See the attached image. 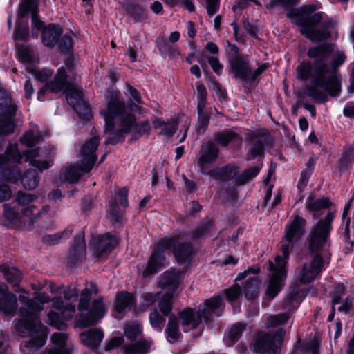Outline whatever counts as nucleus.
Masks as SVG:
<instances>
[{
  "instance_id": "f257e3e1",
  "label": "nucleus",
  "mask_w": 354,
  "mask_h": 354,
  "mask_svg": "<svg viewBox=\"0 0 354 354\" xmlns=\"http://www.w3.org/2000/svg\"><path fill=\"white\" fill-rule=\"evenodd\" d=\"M333 50L331 44L310 48L307 55L314 59L313 63L304 62L297 67L298 79L306 81L311 78V84L306 86L305 94L317 103L325 102L328 98L327 93L336 96L340 91V83L336 72L344 62L346 55L339 52L330 61Z\"/></svg>"
},
{
  "instance_id": "f03ea898",
  "label": "nucleus",
  "mask_w": 354,
  "mask_h": 354,
  "mask_svg": "<svg viewBox=\"0 0 354 354\" xmlns=\"http://www.w3.org/2000/svg\"><path fill=\"white\" fill-rule=\"evenodd\" d=\"M334 218L335 214L328 212L325 218L319 220L309 232L306 243L313 254L312 258L296 271L297 279L302 284H308L314 281L322 272L324 263H329L331 254L328 250L323 248L332 230Z\"/></svg>"
},
{
  "instance_id": "7ed1b4c3",
  "label": "nucleus",
  "mask_w": 354,
  "mask_h": 354,
  "mask_svg": "<svg viewBox=\"0 0 354 354\" xmlns=\"http://www.w3.org/2000/svg\"><path fill=\"white\" fill-rule=\"evenodd\" d=\"M222 305L220 296L206 299L203 305L198 308H186L178 313V317L174 315L169 316L165 332L168 340L172 343L181 337L179 328V319L183 328L191 326V329L196 328L202 322V318L207 323L210 320L211 315Z\"/></svg>"
},
{
  "instance_id": "20e7f679",
  "label": "nucleus",
  "mask_w": 354,
  "mask_h": 354,
  "mask_svg": "<svg viewBox=\"0 0 354 354\" xmlns=\"http://www.w3.org/2000/svg\"><path fill=\"white\" fill-rule=\"evenodd\" d=\"M313 5L302 6L287 13L288 18L297 17L296 24L300 27L301 34L312 42H320L330 37L329 28L334 22L329 19L323 21V13H314Z\"/></svg>"
},
{
  "instance_id": "39448f33",
  "label": "nucleus",
  "mask_w": 354,
  "mask_h": 354,
  "mask_svg": "<svg viewBox=\"0 0 354 354\" xmlns=\"http://www.w3.org/2000/svg\"><path fill=\"white\" fill-rule=\"evenodd\" d=\"M186 234H178L172 237H165L160 239L157 248L153 252L143 271L144 277L156 274L162 267L165 257L162 250H171L176 260L180 263H186L193 257V248L191 243L185 242Z\"/></svg>"
},
{
  "instance_id": "423d86ee",
  "label": "nucleus",
  "mask_w": 354,
  "mask_h": 354,
  "mask_svg": "<svg viewBox=\"0 0 354 354\" xmlns=\"http://www.w3.org/2000/svg\"><path fill=\"white\" fill-rule=\"evenodd\" d=\"M99 288L97 285L93 281L84 282V288L80 293L77 310L80 312H87L84 316H82L79 319V325L82 328H86L95 325L106 314V309L103 302L102 297L94 299L92 302L91 297L93 295H97Z\"/></svg>"
},
{
  "instance_id": "0eeeda50",
  "label": "nucleus",
  "mask_w": 354,
  "mask_h": 354,
  "mask_svg": "<svg viewBox=\"0 0 354 354\" xmlns=\"http://www.w3.org/2000/svg\"><path fill=\"white\" fill-rule=\"evenodd\" d=\"M19 300L23 305L19 308L21 319L15 324L16 331L19 336L26 337L35 335L38 333L39 328H47L39 320V313L43 309L41 305L24 295H20Z\"/></svg>"
},
{
  "instance_id": "6e6552de",
  "label": "nucleus",
  "mask_w": 354,
  "mask_h": 354,
  "mask_svg": "<svg viewBox=\"0 0 354 354\" xmlns=\"http://www.w3.org/2000/svg\"><path fill=\"white\" fill-rule=\"evenodd\" d=\"M21 160L22 155L17 145H8L4 153L0 154V179L10 183H17L21 178L19 165Z\"/></svg>"
},
{
  "instance_id": "1a4fd4ad",
  "label": "nucleus",
  "mask_w": 354,
  "mask_h": 354,
  "mask_svg": "<svg viewBox=\"0 0 354 354\" xmlns=\"http://www.w3.org/2000/svg\"><path fill=\"white\" fill-rule=\"evenodd\" d=\"M306 224V219L299 215H295L291 222L286 225L284 237L281 241L282 259H286L287 261L290 252L305 234Z\"/></svg>"
},
{
  "instance_id": "9d476101",
  "label": "nucleus",
  "mask_w": 354,
  "mask_h": 354,
  "mask_svg": "<svg viewBox=\"0 0 354 354\" xmlns=\"http://www.w3.org/2000/svg\"><path fill=\"white\" fill-rule=\"evenodd\" d=\"M286 330L278 329L275 333H257L254 337L253 351L256 353L279 354Z\"/></svg>"
},
{
  "instance_id": "9b49d317",
  "label": "nucleus",
  "mask_w": 354,
  "mask_h": 354,
  "mask_svg": "<svg viewBox=\"0 0 354 354\" xmlns=\"http://www.w3.org/2000/svg\"><path fill=\"white\" fill-rule=\"evenodd\" d=\"M17 109L8 92L0 88V136H8L14 131Z\"/></svg>"
},
{
  "instance_id": "f8f14e48",
  "label": "nucleus",
  "mask_w": 354,
  "mask_h": 354,
  "mask_svg": "<svg viewBox=\"0 0 354 354\" xmlns=\"http://www.w3.org/2000/svg\"><path fill=\"white\" fill-rule=\"evenodd\" d=\"M107 100V110L102 111L105 120L104 133L111 132L113 129V119L118 116L122 118L126 115H122L126 109L125 102L121 97V94L118 91H108L106 95Z\"/></svg>"
},
{
  "instance_id": "ddd939ff",
  "label": "nucleus",
  "mask_w": 354,
  "mask_h": 354,
  "mask_svg": "<svg viewBox=\"0 0 354 354\" xmlns=\"http://www.w3.org/2000/svg\"><path fill=\"white\" fill-rule=\"evenodd\" d=\"M274 260L275 265L271 261L268 262L269 268L272 274L269 280L266 295L270 299H274L281 290L286 275V266L287 261H286V259H282V257L278 255Z\"/></svg>"
},
{
  "instance_id": "4468645a",
  "label": "nucleus",
  "mask_w": 354,
  "mask_h": 354,
  "mask_svg": "<svg viewBox=\"0 0 354 354\" xmlns=\"http://www.w3.org/2000/svg\"><path fill=\"white\" fill-rule=\"evenodd\" d=\"M99 144V137L93 136L86 141L80 149L81 159L79 161L83 165L82 169L85 172H89L91 170L97 160L96 150Z\"/></svg>"
},
{
  "instance_id": "2eb2a0df",
  "label": "nucleus",
  "mask_w": 354,
  "mask_h": 354,
  "mask_svg": "<svg viewBox=\"0 0 354 354\" xmlns=\"http://www.w3.org/2000/svg\"><path fill=\"white\" fill-rule=\"evenodd\" d=\"M230 65L234 78L245 82H252V68L247 57L235 56L230 59Z\"/></svg>"
},
{
  "instance_id": "dca6fc26",
  "label": "nucleus",
  "mask_w": 354,
  "mask_h": 354,
  "mask_svg": "<svg viewBox=\"0 0 354 354\" xmlns=\"http://www.w3.org/2000/svg\"><path fill=\"white\" fill-rule=\"evenodd\" d=\"M86 255V246L84 240V232L76 236L68 250L67 262L70 266H75L82 263Z\"/></svg>"
},
{
  "instance_id": "f3484780",
  "label": "nucleus",
  "mask_w": 354,
  "mask_h": 354,
  "mask_svg": "<svg viewBox=\"0 0 354 354\" xmlns=\"http://www.w3.org/2000/svg\"><path fill=\"white\" fill-rule=\"evenodd\" d=\"M219 155V149L213 141L203 143L199 151L198 165L201 167V172L206 174L205 167L208 165L214 163Z\"/></svg>"
},
{
  "instance_id": "a211bd4d",
  "label": "nucleus",
  "mask_w": 354,
  "mask_h": 354,
  "mask_svg": "<svg viewBox=\"0 0 354 354\" xmlns=\"http://www.w3.org/2000/svg\"><path fill=\"white\" fill-rule=\"evenodd\" d=\"M136 124V118L133 115L128 113L122 118L121 129L116 132H113L114 128L111 132L106 133L110 134L105 141L106 145H115L117 143L124 140V133H129Z\"/></svg>"
},
{
  "instance_id": "6ab92c4d",
  "label": "nucleus",
  "mask_w": 354,
  "mask_h": 354,
  "mask_svg": "<svg viewBox=\"0 0 354 354\" xmlns=\"http://www.w3.org/2000/svg\"><path fill=\"white\" fill-rule=\"evenodd\" d=\"M48 336L47 328H39L38 333L30 335V339L21 345V351L24 354H32L44 346Z\"/></svg>"
},
{
  "instance_id": "aec40b11",
  "label": "nucleus",
  "mask_w": 354,
  "mask_h": 354,
  "mask_svg": "<svg viewBox=\"0 0 354 354\" xmlns=\"http://www.w3.org/2000/svg\"><path fill=\"white\" fill-rule=\"evenodd\" d=\"M49 205L44 206L41 209L37 210L35 205H29L23 209L19 219L27 229H31L39 218L46 216L50 212Z\"/></svg>"
},
{
  "instance_id": "412c9836",
  "label": "nucleus",
  "mask_w": 354,
  "mask_h": 354,
  "mask_svg": "<svg viewBox=\"0 0 354 354\" xmlns=\"http://www.w3.org/2000/svg\"><path fill=\"white\" fill-rule=\"evenodd\" d=\"M117 244V239L109 233H106L102 236L94 239L91 245L97 257H103L110 253Z\"/></svg>"
},
{
  "instance_id": "4be33fe9",
  "label": "nucleus",
  "mask_w": 354,
  "mask_h": 354,
  "mask_svg": "<svg viewBox=\"0 0 354 354\" xmlns=\"http://www.w3.org/2000/svg\"><path fill=\"white\" fill-rule=\"evenodd\" d=\"M67 75L65 69L62 67L58 69L53 81L47 82L38 92L37 98L39 100H43V97L47 91L51 93H58L64 89L66 84Z\"/></svg>"
},
{
  "instance_id": "5701e85b",
  "label": "nucleus",
  "mask_w": 354,
  "mask_h": 354,
  "mask_svg": "<svg viewBox=\"0 0 354 354\" xmlns=\"http://www.w3.org/2000/svg\"><path fill=\"white\" fill-rule=\"evenodd\" d=\"M239 174V167L236 165L228 164L224 167H216L208 171L205 175H208L216 180L229 181L234 180Z\"/></svg>"
},
{
  "instance_id": "b1692460",
  "label": "nucleus",
  "mask_w": 354,
  "mask_h": 354,
  "mask_svg": "<svg viewBox=\"0 0 354 354\" xmlns=\"http://www.w3.org/2000/svg\"><path fill=\"white\" fill-rule=\"evenodd\" d=\"M332 205L329 198L327 197H322L321 198H316L314 194L310 193L306 201V209L313 213L314 219H317L319 214L317 212L326 209Z\"/></svg>"
},
{
  "instance_id": "393cba45",
  "label": "nucleus",
  "mask_w": 354,
  "mask_h": 354,
  "mask_svg": "<svg viewBox=\"0 0 354 354\" xmlns=\"http://www.w3.org/2000/svg\"><path fill=\"white\" fill-rule=\"evenodd\" d=\"M83 165L80 162H77L75 165H70L62 168L59 174V179L63 182H68L69 183H77L84 173H86L82 169Z\"/></svg>"
},
{
  "instance_id": "a878e982",
  "label": "nucleus",
  "mask_w": 354,
  "mask_h": 354,
  "mask_svg": "<svg viewBox=\"0 0 354 354\" xmlns=\"http://www.w3.org/2000/svg\"><path fill=\"white\" fill-rule=\"evenodd\" d=\"M62 29L55 24H50L42 31L41 39L44 44L48 47H54L62 34Z\"/></svg>"
},
{
  "instance_id": "bb28decb",
  "label": "nucleus",
  "mask_w": 354,
  "mask_h": 354,
  "mask_svg": "<svg viewBox=\"0 0 354 354\" xmlns=\"http://www.w3.org/2000/svg\"><path fill=\"white\" fill-rule=\"evenodd\" d=\"M103 332L98 328H91L80 334L82 343L92 349L97 348L103 339Z\"/></svg>"
},
{
  "instance_id": "cd10ccee",
  "label": "nucleus",
  "mask_w": 354,
  "mask_h": 354,
  "mask_svg": "<svg viewBox=\"0 0 354 354\" xmlns=\"http://www.w3.org/2000/svg\"><path fill=\"white\" fill-rule=\"evenodd\" d=\"M0 272L3 274L6 280L12 285L13 290L19 292V283L22 279L20 271L14 267L9 268L6 265H1Z\"/></svg>"
},
{
  "instance_id": "c85d7f7f",
  "label": "nucleus",
  "mask_w": 354,
  "mask_h": 354,
  "mask_svg": "<svg viewBox=\"0 0 354 354\" xmlns=\"http://www.w3.org/2000/svg\"><path fill=\"white\" fill-rule=\"evenodd\" d=\"M241 142V137L236 132L231 130H225L215 132L214 134V142L222 147H227L231 142Z\"/></svg>"
},
{
  "instance_id": "c756f323",
  "label": "nucleus",
  "mask_w": 354,
  "mask_h": 354,
  "mask_svg": "<svg viewBox=\"0 0 354 354\" xmlns=\"http://www.w3.org/2000/svg\"><path fill=\"white\" fill-rule=\"evenodd\" d=\"M136 306V299L131 293L120 292L116 295L115 309L117 313H122L127 308L131 309Z\"/></svg>"
},
{
  "instance_id": "7c9ffc66",
  "label": "nucleus",
  "mask_w": 354,
  "mask_h": 354,
  "mask_svg": "<svg viewBox=\"0 0 354 354\" xmlns=\"http://www.w3.org/2000/svg\"><path fill=\"white\" fill-rule=\"evenodd\" d=\"M179 272L175 270L166 271L160 277L158 281V286L162 288H170L174 292L178 285Z\"/></svg>"
},
{
  "instance_id": "2f4dec72",
  "label": "nucleus",
  "mask_w": 354,
  "mask_h": 354,
  "mask_svg": "<svg viewBox=\"0 0 354 354\" xmlns=\"http://www.w3.org/2000/svg\"><path fill=\"white\" fill-rule=\"evenodd\" d=\"M68 103L73 107L83 100L84 94L82 90L77 88V85L73 83L67 82L64 86Z\"/></svg>"
},
{
  "instance_id": "473e14b6",
  "label": "nucleus",
  "mask_w": 354,
  "mask_h": 354,
  "mask_svg": "<svg viewBox=\"0 0 354 354\" xmlns=\"http://www.w3.org/2000/svg\"><path fill=\"white\" fill-rule=\"evenodd\" d=\"M68 336L64 333H53L50 337L52 342L57 346V348H52L48 351V354H69L66 349V344Z\"/></svg>"
},
{
  "instance_id": "72a5a7b5",
  "label": "nucleus",
  "mask_w": 354,
  "mask_h": 354,
  "mask_svg": "<svg viewBox=\"0 0 354 354\" xmlns=\"http://www.w3.org/2000/svg\"><path fill=\"white\" fill-rule=\"evenodd\" d=\"M20 179L23 187L27 190L35 189L39 183L38 172L32 169H27L23 176L21 175Z\"/></svg>"
},
{
  "instance_id": "f704fd0d",
  "label": "nucleus",
  "mask_w": 354,
  "mask_h": 354,
  "mask_svg": "<svg viewBox=\"0 0 354 354\" xmlns=\"http://www.w3.org/2000/svg\"><path fill=\"white\" fill-rule=\"evenodd\" d=\"M150 346V342L140 339L133 344L125 345L124 349L125 354H145L149 351Z\"/></svg>"
},
{
  "instance_id": "c9c22d12",
  "label": "nucleus",
  "mask_w": 354,
  "mask_h": 354,
  "mask_svg": "<svg viewBox=\"0 0 354 354\" xmlns=\"http://www.w3.org/2000/svg\"><path fill=\"white\" fill-rule=\"evenodd\" d=\"M16 305L17 297L12 293L0 299V310L6 314L13 315L16 311Z\"/></svg>"
},
{
  "instance_id": "e433bc0d",
  "label": "nucleus",
  "mask_w": 354,
  "mask_h": 354,
  "mask_svg": "<svg viewBox=\"0 0 354 354\" xmlns=\"http://www.w3.org/2000/svg\"><path fill=\"white\" fill-rule=\"evenodd\" d=\"M214 227V223L212 219L206 218L201 225L192 232V239H198L207 236Z\"/></svg>"
},
{
  "instance_id": "4c0bfd02",
  "label": "nucleus",
  "mask_w": 354,
  "mask_h": 354,
  "mask_svg": "<svg viewBox=\"0 0 354 354\" xmlns=\"http://www.w3.org/2000/svg\"><path fill=\"white\" fill-rule=\"evenodd\" d=\"M73 229L68 227L61 232L44 236L42 241L49 245H53L60 242L62 239H68L73 233Z\"/></svg>"
},
{
  "instance_id": "58836bf2",
  "label": "nucleus",
  "mask_w": 354,
  "mask_h": 354,
  "mask_svg": "<svg viewBox=\"0 0 354 354\" xmlns=\"http://www.w3.org/2000/svg\"><path fill=\"white\" fill-rule=\"evenodd\" d=\"M173 297L174 292L172 291H168L162 296L158 302V307L165 316H169L171 313L173 308Z\"/></svg>"
},
{
  "instance_id": "ea45409f",
  "label": "nucleus",
  "mask_w": 354,
  "mask_h": 354,
  "mask_svg": "<svg viewBox=\"0 0 354 354\" xmlns=\"http://www.w3.org/2000/svg\"><path fill=\"white\" fill-rule=\"evenodd\" d=\"M259 281L257 277L250 278L243 287V293L248 299H252L258 295Z\"/></svg>"
},
{
  "instance_id": "a19ab883",
  "label": "nucleus",
  "mask_w": 354,
  "mask_h": 354,
  "mask_svg": "<svg viewBox=\"0 0 354 354\" xmlns=\"http://www.w3.org/2000/svg\"><path fill=\"white\" fill-rule=\"evenodd\" d=\"M260 171V168L257 166L250 167L244 170L242 174H238L236 178V185H243L254 178Z\"/></svg>"
},
{
  "instance_id": "79ce46f5",
  "label": "nucleus",
  "mask_w": 354,
  "mask_h": 354,
  "mask_svg": "<svg viewBox=\"0 0 354 354\" xmlns=\"http://www.w3.org/2000/svg\"><path fill=\"white\" fill-rule=\"evenodd\" d=\"M43 139V136L41 132L38 131H30L24 133L20 138L22 144L27 147H32L39 143Z\"/></svg>"
},
{
  "instance_id": "37998d69",
  "label": "nucleus",
  "mask_w": 354,
  "mask_h": 354,
  "mask_svg": "<svg viewBox=\"0 0 354 354\" xmlns=\"http://www.w3.org/2000/svg\"><path fill=\"white\" fill-rule=\"evenodd\" d=\"M250 140H254L253 147L250 150L252 158L263 156L265 150V139L259 138L258 136L254 133L250 136Z\"/></svg>"
},
{
  "instance_id": "c03bdc74",
  "label": "nucleus",
  "mask_w": 354,
  "mask_h": 354,
  "mask_svg": "<svg viewBox=\"0 0 354 354\" xmlns=\"http://www.w3.org/2000/svg\"><path fill=\"white\" fill-rule=\"evenodd\" d=\"M354 160V147H347L345 148L341 158L339 159V169L345 170Z\"/></svg>"
},
{
  "instance_id": "a18cd8bd",
  "label": "nucleus",
  "mask_w": 354,
  "mask_h": 354,
  "mask_svg": "<svg viewBox=\"0 0 354 354\" xmlns=\"http://www.w3.org/2000/svg\"><path fill=\"white\" fill-rule=\"evenodd\" d=\"M290 314L288 312H284L277 315H271L267 321L268 327H276L284 324L290 319Z\"/></svg>"
},
{
  "instance_id": "49530a36",
  "label": "nucleus",
  "mask_w": 354,
  "mask_h": 354,
  "mask_svg": "<svg viewBox=\"0 0 354 354\" xmlns=\"http://www.w3.org/2000/svg\"><path fill=\"white\" fill-rule=\"evenodd\" d=\"M149 319L150 324L153 328L158 331H162L165 319L156 308H154L150 313Z\"/></svg>"
},
{
  "instance_id": "de8ad7c7",
  "label": "nucleus",
  "mask_w": 354,
  "mask_h": 354,
  "mask_svg": "<svg viewBox=\"0 0 354 354\" xmlns=\"http://www.w3.org/2000/svg\"><path fill=\"white\" fill-rule=\"evenodd\" d=\"M37 4L35 0H22L19 4L18 10V17L19 18L24 17L30 11L36 12Z\"/></svg>"
},
{
  "instance_id": "09e8293b",
  "label": "nucleus",
  "mask_w": 354,
  "mask_h": 354,
  "mask_svg": "<svg viewBox=\"0 0 354 354\" xmlns=\"http://www.w3.org/2000/svg\"><path fill=\"white\" fill-rule=\"evenodd\" d=\"M73 108L78 114L80 118L88 120L91 116V109L87 103L84 100V99L79 102L78 104L73 106Z\"/></svg>"
},
{
  "instance_id": "8fccbe9b",
  "label": "nucleus",
  "mask_w": 354,
  "mask_h": 354,
  "mask_svg": "<svg viewBox=\"0 0 354 354\" xmlns=\"http://www.w3.org/2000/svg\"><path fill=\"white\" fill-rule=\"evenodd\" d=\"M198 110V124L196 130L198 133L205 132L208 127L209 122V116L204 112V109Z\"/></svg>"
},
{
  "instance_id": "3c124183",
  "label": "nucleus",
  "mask_w": 354,
  "mask_h": 354,
  "mask_svg": "<svg viewBox=\"0 0 354 354\" xmlns=\"http://www.w3.org/2000/svg\"><path fill=\"white\" fill-rule=\"evenodd\" d=\"M161 292L156 293L145 292L141 295L143 303L141 304L140 308L142 310H145L148 307L152 306L160 297Z\"/></svg>"
},
{
  "instance_id": "603ef678",
  "label": "nucleus",
  "mask_w": 354,
  "mask_h": 354,
  "mask_svg": "<svg viewBox=\"0 0 354 354\" xmlns=\"http://www.w3.org/2000/svg\"><path fill=\"white\" fill-rule=\"evenodd\" d=\"M196 91L198 97L197 109H205L207 103V95L206 88L203 84H199L196 86Z\"/></svg>"
},
{
  "instance_id": "864d4df0",
  "label": "nucleus",
  "mask_w": 354,
  "mask_h": 354,
  "mask_svg": "<svg viewBox=\"0 0 354 354\" xmlns=\"http://www.w3.org/2000/svg\"><path fill=\"white\" fill-rule=\"evenodd\" d=\"M124 331L127 338L133 341L141 333V328L138 324H127L124 326Z\"/></svg>"
},
{
  "instance_id": "5fc2aeb1",
  "label": "nucleus",
  "mask_w": 354,
  "mask_h": 354,
  "mask_svg": "<svg viewBox=\"0 0 354 354\" xmlns=\"http://www.w3.org/2000/svg\"><path fill=\"white\" fill-rule=\"evenodd\" d=\"M299 3V0H272L266 7L268 9H273L277 6H281L286 9L292 8Z\"/></svg>"
},
{
  "instance_id": "6e6d98bb",
  "label": "nucleus",
  "mask_w": 354,
  "mask_h": 354,
  "mask_svg": "<svg viewBox=\"0 0 354 354\" xmlns=\"http://www.w3.org/2000/svg\"><path fill=\"white\" fill-rule=\"evenodd\" d=\"M58 49L62 53H69L73 48V40L71 36L64 35L58 40Z\"/></svg>"
},
{
  "instance_id": "4d7b16f0",
  "label": "nucleus",
  "mask_w": 354,
  "mask_h": 354,
  "mask_svg": "<svg viewBox=\"0 0 354 354\" xmlns=\"http://www.w3.org/2000/svg\"><path fill=\"white\" fill-rule=\"evenodd\" d=\"M245 325L244 324H242V323H237V324H234L230 331H229V334H228V337L232 341V342H236L237 341L239 337H241L242 333L243 332V330H245Z\"/></svg>"
},
{
  "instance_id": "13d9d810",
  "label": "nucleus",
  "mask_w": 354,
  "mask_h": 354,
  "mask_svg": "<svg viewBox=\"0 0 354 354\" xmlns=\"http://www.w3.org/2000/svg\"><path fill=\"white\" fill-rule=\"evenodd\" d=\"M78 285L75 283L69 285L63 292L64 297L66 300H77L79 295Z\"/></svg>"
},
{
  "instance_id": "bf43d9fd",
  "label": "nucleus",
  "mask_w": 354,
  "mask_h": 354,
  "mask_svg": "<svg viewBox=\"0 0 354 354\" xmlns=\"http://www.w3.org/2000/svg\"><path fill=\"white\" fill-rule=\"evenodd\" d=\"M150 131V124L149 121L142 122L139 125L136 126V131L134 132L131 141L136 140L141 137L142 135L148 134Z\"/></svg>"
},
{
  "instance_id": "052dcab7",
  "label": "nucleus",
  "mask_w": 354,
  "mask_h": 354,
  "mask_svg": "<svg viewBox=\"0 0 354 354\" xmlns=\"http://www.w3.org/2000/svg\"><path fill=\"white\" fill-rule=\"evenodd\" d=\"M37 198L35 194L26 193L24 192H18L16 196V201L21 205H26L32 202Z\"/></svg>"
},
{
  "instance_id": "680f3d73",
  "label": "nucleus",
  "mask_w": 354,
  "mask_h": 354,
  "mask_svg": "<svg viewBox=\"0 0 354 354\" xmlns=\"http://www.w3.org/2000/svg\"><path fill=\"white\" fill-rule=\"evenodd\" d=\"M178 128V122L176 121H171L165 122L160 135L172 137L176 133Z\"/></svg>"
},
{
  "instance_id": "e2e57ef3",
  "label": "nucleus",
  "mask_w": 354,
  "mask_h": 354,
  "mask_svg": "<svg viewBox=\"0 0 354 354\" xmlns=\"http://www.w3.org/2000/svg\"><path fill=\"white\" fill-rule=\"evenodd\" d=\"M28 30L25 25L17 22L15 27V39L26 41L28 38Z\"/></svg>"
},
{
  "instance_id": "0e129e2a",
  "label": "nucleus",
  "mask_w": 354,
  "mask_h": 354,
  "mask_svg": "<svg viewBox=\"0 0 354 354\" xmlns=\"http://www.w3.org/2000/svg\"><path fill=\"white\" fill-rule=\"evenodd\" d=\"M287 296L291 297V300L298 306L303 299L304 293L298 287L294 286L290 288Z\"/></svg>"
},
{
  "instance_id": "69168bd1",
  "label": "nucleus",
  "mask_w": 354,
  "mask_h": 354,
  "mask_svg": "<svg viewBox=\"0 0 354 354\" xmlns=\"http://www.w3.org/2000/svg\"><path fill=\"white\" fill-rule=\"evenodd\" d=\"M32 50L27 46H21L18 48V54L21 62L30 63L32 61Z\"/></svg>"
},
{
  "instance_id": "338daca9",
  "label": "nucleus",
  "mask_w": 354,
  "mask_h": 354,
  "mask_svg": "<svg viewBox=\"0 0 354 354\" xmlns=\"http://www.w3.org/2000/svg\"><path fill=\"white\" fill-rule=\"evenodd\" d=\"M225 293L230 301H234L240 296L241 293V289L239 285L235 284L230 288L225 289Z\"/></svg>"
},
{
  "instance_id": "774afa93",
  "label": "nucleus",
  "mask_w": 354,
  "mask_h": 354,
  "mask_svg": "<svg viewBox=\"0 0 354 354\" xmlns=\"http://www.w3.org/2000/svg\"><path fill=\"white\" fill-rule=\"evenodd\" d=\"M128 11L131 16L136 20H140L145 17V10L139 5H132L129 7Z\"/></svg>"
}]
</instances>
